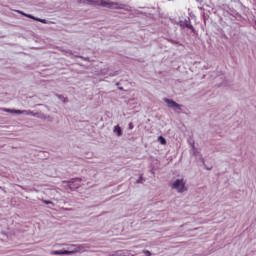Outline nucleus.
I'll list each match as a JSON object with an SVG mask.
<instances>
[{"instance_id": "7", "label": "nucleus", "mask_w": 256, "mask_h": 256, "mask_svg": "<svg viewBox=\"0 0 256 256\" xmlns=\"http://www.w3.org/2000/svg\"><path fill=\"white\" fill-rule=\"evenodd\" d=\"M158 141L161 145H167V140L163 136H159Z\"/></svg>"}, {"instance_id": "4", "label": "nucleus", "mask_w": 256, "mask_h": 256, "mask_svg": "<svg viewBox=\"0 0 256 256\" xmlns=\"http://www.w3.org/2000/svg\"><path fill=\"white\" fill-rule=\"evenodd\" d=\"M17 13H20V15H23L24 17H28V19H33V21H38L39 23H43L44 25H47L46 19L37 18L30 14H25V12L17 11Z\"/></svg>"}, {"instance_id": "13", "label": "nucleus", "mask_w": 256, "mask_h": 256, "mask_svg": "<svg viewBox=\"0 0 256 256\" xmlns=\"http://www.w3.org/2000/svg\"><path fill=\"white\" fill-rule=\"evenodd\" d=\"M137 183H141V180H137Z\"/></svg>"}, {"instance_id": "5", "label": "nucleus", "mask_w": 256, "mask_h": 256, "mask_svg": "<svg viewBox=\"0 0 256 256\" xmlns=\"http://www.w3.org/2000/svg\"><path fill=\"white\" fill-rule=\"evenodd\" d=\"M165 103H167L168 107H171L172 109H181V105H179L177 102L167 99H164Z\"/></svg>"}, {"instance_id": "9", "label": "nucleus", "mask_w": 256, "mask_h": 256, "mask_svg": "<svg viewBox=\"0 0 256 256\" xmlns=\"http://www.w3.org/2000/svg\"><path fill=\"white\" fill-rule=\"evenodd\" d=\"M43 203H45V205H51L53 202H51L49 200H43Z\"/></svg>"}, {"instance_id": "11", "label": "nucleus", "mask_w": 256, "mask_h": 256, "mask_svg": "<svg viewBox=\"0 0 256 256\" xmlns=\"http://www.w3.org/2000/svg\"><path fill=\"white\" fill-rule=\"evenodd\" d=\"M129 129H130V130L133 129V124H132V122L129 123Z\"/></svg>"}, {"instance_id": "1", "label": "nucleus", "mask_w": 256, "mask_h": 256, "mask_svg": "<svg viewBox=\"0 0 256 256\" xmlns=\"http://www.w3.org/2000/svg\"><path fill=\"white\" fill-rule=\"evenodd\" d=\"M75 253H85L84 245H71V250H54L52 255H73Z\"/></svg>"}, {"instance_id": "15", "label": "nucleus", "mask_w": 256, "mask_h": 256, "mask_svg": "<svg viewBox=\"0 0 256 256\" xmlns=\"http://www.w3.org/2000/svg\"><path fill=\"white\" fill-rule=\"evenodd\" d=\"M207 169H211V167H210V168H207Z\"/></svg>"}, {"instance_id": "8", "label": "nucleus", "mask_w": 256, "mask_h": 256, "mask_svg": "<svg viewBox=\"0 0 256 256\" xmlns=\"http://www.w3.org/2000/svg\"><path fill=\"white\" fill-rule=\"evenodd\" d=\"M187 28H188V29H191V31H195V28H194L193 25H191V24H188V25H187Z\"/></svg>"}, {"instance_id": "6", "label": "nucleus", "mask_w": 256, "mask_h": 256, "mask_svg": "<svg viewBox=\"0 0 256 256\" xmlns=\"http://www.w3.org/2000/svg\"><path fill=\"white\" fill-rule=\"evenodd\" d=\"M114 133H116V135H118V137H121L123 135V131L121 130L120 126L114 127Z\"/></svg>"}, {"instance_id": "3", "label": "nucleus", "mask_w": 256, "mask_h": 256, "mask_svg": "<svg viewBox=\"0 0 256 256\" xmlns=\"http://www.w3.org/2000/svg\"><path fill=\"white\" fill-rule=\"evenodd\" d=\"M172 189H176L178 193H183L185 191V183L183 180H176L171 185Z\"/></svg>"}, {"instance_id": "14", "label": "nucleus", "mask_w": 256, "mask_h": 256, "mask_svg": "<svg viewBox=\"0 0 256 256\" xmlns=\"http://www.w3.org/2000/svg\"><path fill=\"white\" fill-rule=\"evenodd\" d=\"M119 89H120V90H122L123 88H122V87H120Z\"/></svg>"}, {"instance_id": "10", "label": "nucleus", "mask_w": 256, "mask_h": 256, "mask_svg": "<svg viewBox=\"0 0 256 256\" xmlns=\"http://www.w3.org/2000/svg\"><path fill=\"white\" fill-rule=\"evenodd\" d=\"M144 253L146 254V256H151V252L149 250H145Z\"/></svg>"}, {"instance_id": "2", "label": "nucleus", "mask_w": 256, "mask_h": 256, "mask_svg": "<svg viewBox=\"0 0 256 256\" xmlns=\"http://www.w3.org/2000/svg\"><path fill=\"white\" fill-rule=\"evenodd\" d=\"M86 5H98L99 7H107L108 9H117V4L109 0H85Z\"/></svg>"}, {"instance_id": "12", "label": "nucleus", "mask_w": 256, "mask_h": 256, "mask_svg": "<svg viewBox=\"0 0 256 256\" xmlns=\"http://www.w3.org/2000/svg\"><path fill=\"white\" fill-rule=\"evenodd\" d=\"M16 113H21V110H17Z\"/></svg>"}]
</instances>
